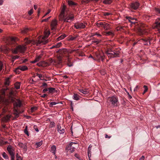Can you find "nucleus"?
<instances>
[{"label":"nucleus","mask_w":160,"mask_h":160,"mask_svg":"<svg viewBox=\"0 0 160 160\" xmlns=\"http://www.w3.org/2000/svg\"><path fill=\"white\" fill-rule=\"evenodd\" d=\"M13 92L12 89H2L0 92V101L4 102L6 104L11 102L13 103L14 108L20 107L22 105L21 101L13 98Z\"/></svg>","instance_id":"nucleus-1"},{"label":"nucleus","mask_w":160,"mask_h":160,"mask_svg":"<svg viewBox=\"0 0 160 160\" xmlns=\"http://www.w3.org/2000/svg\"><path fill=\"white\" fill-rule=\"evenodd\" d=\"M50 34L49 31H46L44 32V36L41 40H39L35 41L34 40H30L27 38L25 39V42L27 44H36L37 46H40L41 44H44L48 42V40H45L48 37Z\"/></svg>","instance_id":"nucleus-2"},{"label":"nucleus","mask_w":160,"mask_h":160,"mask_svg":"<svg viewBox=\"0 0 160 160\" xmlns=\"http://www.w3.org/2000/svg\"><path fill=\"white\" fill-rule=\"evenodd\" d=\"M106 52L109 58L119 57L120 53V49L119 48L116 49L108 48L106 50Z\"/></svg>","instance_id":"nucleus-3"},{"label":"nucleus","mask_w":160,"mask_h":160,"mask_svg":"<svg viewBox=\"0 0 160 160\" xmlns=\"http://www.w3.org/2000/svg\"><path fill=\"white\" fill-rule=\"evenodd\" d=\"M27 48L24 45H19L15 48H11L12 52L14 54H17L18 53H24L26 50Z\"/></svg>","instance_id":"nucleus-4"},{"label":"nucleus","mask_w":160,"mask_h":160,"mask_svg":"<svg viewBox=\"0 0 160 160\" xmlns=\"http://www.w3.org/2000/svg\"><path fill=\"white\" fill-rule=\"evenodd\" d=\"M61 20L65 22H70L74 19V15L72 14H66L60 18Z\"/></svg>","instance_id":"nucleus-5"},{"label":"nucleus","mask_w":160,"mask_h":160,"mask_svg":"<svg viewBox=\"0 0 160 160\" xmlns=\"http://www.w3.org/2000/svg\"><path fill=\"white\" fill-rule=\"evenodd\" d=\"M107 102L108 103L111 104L113 107H117L118 103V98L114 96L109 97Z\"/></svg>","instance_id":"nucleus-6"},{"label":"nucleus","mask_w":160,"mask_h":160,"mask_svg":"<svg viewBox=\"0 0 160 160\" xmlns=\"http://www.w3.org/2000/svg\"><path fill=\"white\" fill-rule=\"evenodd\" d=\"M58 25V21L54 19L52 20L50 24L51 29L52 30L55 31Z\"/></svg>","instance_id":"nucleus-7"},{"label":"nucleus","mask_w":160,"mask_h":160,"mask_svg":"<svg viewBox=\"0 0 160 160\" xmlns=\"http://www.w3.org/2000/svg\"><path fill=\"white\" fill-rule=\"evenodd\" d=\"M77 143L75 142H71L69 145L66 148V149L69 151L71 153L73 152L74 151L75 147L73 146V144H77Z\"/></svg>","instance_id":"nucleus-8"},{"label":"nucleus","mask_w":160,"mask_h":160,"mask_svg":"<svg viewBox=\"0 0 160 160\" xmlns=\"http://www.w3.org/2000/svg\"><path fill=\"white\" fill-rule=\"evenodd\" d=\"M139 6V3L138 2H135L132 3L130 5V7L134 10L137 9Z\"/></svg>","instance_id":"nucleus-9"},{"label":"nucleus","mask_w":160,"mask_h":160,"mask_svg":"<svg viewBox=\"0 0 160 160\" xmlns=\"http://www.w3.org/2000/svg\"><path fill=\"white\" fill-rule=\"evenodd\" d=\"M142 42L144 45H149L150 44V42L149 39H143L139 40L137 43H140Z\"/></svg>","instance_id":"nucleus-10"},{"label":"nucleus","mask_w":160,"mask_h":160,"mask_svg":"<svg viewBox=\"0 0 160 160\" xmlns=\"http://www.w3.org/2000/svg\"><path fill=\"white\" fill-rule=\"evenodd\" d=\"M74 26L77 29L80 28H84L85 27V25L82 23H76L74 25Z\"/></svg>","instance_id":"nucleus-11"},{"label":"nucleus","mask_w":160,"mask_h":160,"mask_svg":"<svg viewBox=\"0 0 160 160\" xmlns=\"http://www.w3.org/2000/svg\"><path fill=\"white\" fill-rule=\"evenodd\" d=\"M7 150L10 156L14 155V150L12 146H8L7 148Z\"/></svg>","instance_id":"nucleus-12"},{"label":"nucleus","mask_w":160,"mask_h":160,"mask_svg":"<svg viewBox=\"0 0 160 160\" xmlns=\"http://www.w3.org/2000/svg\"><path fill=\"white\" fill-rule=\"evenodd\" d=\"M16 38V37H11L9 39V44H11L12 47H14L16 45L15 41Z\"/></svg>","instance_id":"nucleus-13"},{"label":"nucleus","mask_w":160,"mask_h":160,"mask_svg":"<svg viewBox=\"0 0 160 160\" xmlns=\"http://www.w3.org/2000/svg\"><path fill=\"white\" fill-rule=\"evenodd\" d=\"M153 28L156 29L160 33V22H156L153 25Z\"/></svg>","instance_id":"nucleus-14"},{"label":"nucleus","mask_w":160,"mask_h":160,"mask_svg":"<svg viewBox=\"0 0 160 160\" xmlns=\"http://www.w3.org/2000/svg\"><path fill=\"white\" fill-rule=\"evenodd\" d=\"M126 18L132 24H135L136 23V19L134 18L130 17H127Z\"/></svg>","instance_id":"nucleus-15"},{"label":"nucleus","mask_w":160,"mask_h":160,"mask_svg":"<svg viewBox=\"0 0 160 160\" xmlns=\"http://www.w3.org/2000/svg\"><path fill=\"white\" fill-rule=\"evenodd\" d=\"M146 29V28H143L142 26L141 28L138 30V34L140 35H143L145 34L146 32L145 31Z\"/></svg>","instance_id":"nucleus-16"},{"label":"nucleus","mask_w":160,"mask_h":160,"mask_svg":"<svg viewBox=\"0 0 160 160\" xmlns=\"http://www.w3.org/2000/svg\"><path fill=\"white\" fill-rule=\"evenodd\" d=\"M66 6L63 5L60 14V18L66 14L65 12Z\"/></svg>","instance_id":"nucleus-17"},{"label":"nucleus","mask_w":160,"mask_h":160,"mask_svg":"<svg viewBox=\"0 0 160 160\" xmlns=\"http://www.w3.org/2000/svg\"><path fill=\"white\" fill-rule=\"evenodd\" d=\"M103 34L106 36H113L114 35V33L112 30H110L108 32H103Z\"/></svg>","instance_id":"nucleus-18"},{"label":"nucleus","mask_w":160,"mask_h":160,"mask_svg":"<svg viewBox=\"0 0 160 160\" xmlns=\"http://www.w3.org/2000/svg\"><path fill=\"white\" fill-rule=\"evenodd\" d=\"M42 54H40L39 56H37L35 59L34 60L32 61L31 62L32 63H34L38 62L42 58Z\"/></svg>","instance_id":"nucleus-19"},{"label":"nucleus","mask_w":160,"mask_h":160,"mask_svg":"<svg viewBox=\"0 0 160 160\" xmlns=\"http://www.w3.org/2000/svg\"><path fill=\"white\" fill-rule=\"evenodd\" d=\"M58 52L61 55L65 54L67 52V50L66 49L63 48L59 49Z\"/></svg>","instance_id":"nucleus-20"},{"label":"nucleus","mask_w":160,"mask_h":160,"mask_svg":"<svg viewBox=\"0 0 160 160\" xmlns=\"http://www.w3.org/2000/svg\"><path fill=\"white\" fill-rule=\"evenodd\" d=\"M79 91L81 92L84 94H87L89 92V91L88 89H79Z\"/></svg>","instance_id":"nucleus-21"},{"label":"nucleus","mask_w":160,"mask_h":160,"mask_svg":"<svg viewBox=\"0 0 160 160\" xmlns=\"http://www.w3.org/2000/svg\"><path fill=\"white\" fill-rule=\"evenodd\" d=\"M103 28L105 30H109L111 29L110 25L109 24L105 22Z\"/></svg>","instance_id":"nucleus-22"},{"label":"nucleus","mask_w":160,"mask_h":160,"mask_svg":"<svg viewBox=\"0 0 160 160\" xmlns=\"http://www.w3.org/2000/svg\"><path fill=\"white\" fill-rule=\"evenodd\" d=\"M11 118V116L10 115H7L5 116L4 117L2 118V120L5 122H7L8 121L10 118Z\"/></svg>","instance_id":"nucleus-23"},{"label":"nucleus","mask_w":160,"mask_h":160,"mask_svg":"<svg viewBox=\"0 0 160 160\" xmlns=\"http://www.w3.org/2000/svg\"><path fill=\"white\" fill-rule=\"evenodd\" d=\"M92 145L90 144L88 147V157H91V149Z\"/></svg>","instance_id":"nucleus-24"},{"label":"nucleus","mask_w":160,"mask_h":160,"mask_svg":"<svg viewBox=\"0 0 160 160\" xmlns=\"http://www.w3.org/2000/svg\"><path fill=\"white\" fill-rule=\"evenodd\" d=\"M56 150V147L55 145H52L51 147L50 152L54 155H55Z\"/></svg>","instance_id":"nucleus-25"},{"label":"nucleus","mask_w":160,"mask_h":160,"mask_svg":"<svg viewBox=\"0 0 160 160\" xmlns=\"http://www.w3.org/2000/svg\"><path fill=\"white\" fill-rule=\"evenodd\" d=\"M58 131L61 134H63L65 132V130L64 128L61 129V127L60 125H58Z\"/></svg>","instance_id":"nucleus-26"},{"label":"nucleus","mask_w":160,"mask_h":160,"mask_svg":"<svg viewBox=\"0 0 160 160\" xmlns=\"http://www.w3.org/2000/svg\"><path fill=\"white\" fill-rule=\"evenodd\" d=\"M18 68L22 71H25L28 69V68L26 66H21L18 67Z\"/></svg>","instance_id":"nucleus-27"},{"label":"nucleus","mask_w":160,"mask_h":160,"mask_svg":"<svg viewBox=\"0 0 160 160\" xmlns=\"http://www.w3.org/2000/svg\"><path fill=\"white\" fill-rule=\"evenodd\" d=\"M18 145L20 147L22 148L24 150H26L27 149V147L26 145L22 142H19Z\"/></svg>","instance_id":"nucleus-28"},{"label":"nucleus","mask_w":160,"mask_h":160,"mask_svg":"<svg viewBox=\"0 0 160 160\" xmlns=\"http://www.w3.org/2000/svg\"><path fill=\"white\" fill-rule=\"evenodd\" d=\"M96 58L99 61L101 60L102 61H103L104 59V57L103 56H102V55L98 54L96 55Z\"/></svg>","instance_id":"nucleus-29"},{"label":"nucleus","mask_w":160,"mask_h":160,"mask_svg":"<svg viewBox=\"0 0 160 160\" xmlns=\"http://www.w3.org/2000/svg\"><path fill=\"white\" fill-rule=\"evenodd\" d=\"M19 112L17 108H14L13 114L15 116V118H17L19 116Z\"/></svg>","instance_id":"nucleus-30"},{"label":"nucleus","mask_w":160,"mask_h":160,"mask_svg":"<svg viewBox=\"0 0 160 160\" xmlns=\"http://www.w3.org/2000/svg\"><path fill=\"white\" fill-rule=\"evenodd\" d=\"M68 4L70 6H72L77 5V3L73 2L72 1L68 0L67 1Z\"/></svg>","instance_id":"nucleus-31"},{"label":"nucleus","mask_w":160,"mask_h":160,"mask_svg":"<svg viewBox=\"0 0 160 160\" xmlns=\"http://www.w3.org/2000/svg\"><path fill=\"white\" fill-rule=\"evenodd\" d=\"M105 22H98L97 23V25L98 27H101L103 28Z\"/></svg>","instance_id":"nucleus-32"},{"label":"nucleus","mask_w":160,"mask_h":160,"mask_svg":"<svg viewBox=\"0 0 160 160\" xmlns=\"http://www.w3.org/2000/svg\"><path fill=\"white\" fill-rule=\"evenodd\" d=\"M10 50V49L9 48L5 47L4 48L2 49V51L5 53L8 54L9 51Z\"/></svg>","instance_id":"nucleus-33"},{"label":"nucleus","mask_w":160,"mask_h":160,"mask_svg":"<svg viewBox=\"0 0 160 160\" xmlns=\"http://www.w3.org/2000/svg\"><path fill=\"white\" fill-rule=\"evenodd\" d=\"M14 86L16 89H19L20 86V83L19 82H16L14 84Z\"/></svg>","instance_id":"nucleus-34"},{"label":"nucleus","mask_w":160,"mask_h":160,"mask_svg":"<svg viewBox=\"0 0 160 160\" xmlns=\"http://www.w3.org/2000/svg\"><path fill=\"white\" fill-rule=\"evenodd\" d=\"M30 31V29L27 28H25L23 30L21 31V32L23 34L27 33L29 31Z\"/></svg>","instance_id":"nucleus-35"},{"label":"nucleus","mask_w":160,"mask_h":160,"mask_svg":"<svg viewBox=\"0 0 160 160\" xmlns=\"http://www.w3.org/2000/svg\"><path fill=\"white\" fill-rule=\"evenodd\" d=\"M73 98L76 100H78L79 99V96L76 94H74L73 96Z\"/></svg>","instance_id":"nucleus-36"},{"label":"nucleus","mask_w":160,"mask_h":160,"mask_svg":"<svg viewBox=\"0 0 160 160\" xmlns=\"http://www.w3.org/2000/svg\"><path fill=\"white\" fill-rule=\"evenodd\" d=\"M48 91L50 93H53L55 92V89L53 88H48Z\"/></svg>","instance_id":"nucleus-37"},{"label":"nucleus","mask_w":160,"mask_h":160,"mask_svg":"<svg viewBox=\"0 0 160 160\" xmlns=\"http://www.w3.org/2000/svg\"><path fill=\"white\" fill-rule=\"evenodd\" d=\"M48 61L50 64H54L57 63V62L56 60L51 58L49 59Z\"/></svg>","instance_id":"nucleus-38"},{"label":"nucleus","mask_w":160,"mask_h":160,"mask_svg":"<svg viewBox=\"0 0 160 160\" xmlns=\"http://www.w3.org/2000/svg\"><path fill=\"white\" fill-rule=\"evenodd\" d=\"M66 37V35L65 34H64L63 35H61L59 37H58L57 39L58 41H59L60 40H61L65 38Z\"/></svg>","instance_id":"nucleus-39"},{"label":"nucleus","mask_w":160,"mask_h":160,"mask_svg":"<svg viewBox=\"0 0 160 160\" xmlns=\"http://www.w3.org/2000/svg\"><path fill=\"white\" fill-rule=\"evenodd\" d=\"M42 144V141L37 142L35 144V145L36 146V148H39Z\"/></svg>","instance_id":"nucleus-40"},{"label":"nucleus","mask_w":160,"mask_h":160,"mask_svg":"<svg viewBox=\"0 0 160 160\" xmlns=\"http://www.w3.org/2000/svg\"><path fill=\"white\" fill-rule=\"evenodd\" d=\"M112 1L111 0H104L103 1V3L106 4H109L111 3Z\"/></svg>","instance_id":"nucleus-41"},{"label":"nucleus","mask_w":160,"mask_h":160,"mask_svg":"<svg viewBox=\"0 0 160 160\" xmlns=\"http://www.w3.org/2000/svg\"><path fill=\"white\" fill-rule=\"evenodd\" d=\"M8 143V142L7 141H5L3 140H0V145L1 146L7 144Z\"/></svg>","instance_id":"nucleus-42"},{"label":"nucleus","mask_w":160,"mask_h":160,"mask_svg":"<svg viewBox=\"0 0 160 160\" xmlns=\"http://www.w3.org/2000/svg\"><path fill=\"white\" fill-rule=\"evenodd\" d=\"M19 56H14L12 57V62H13L14 60L17 59L18 58Z\"/></svg>","instance_id":"nucleus-43"},{"label":"nucleus","mask_w":160,"mask_h":160,"mask_svg":"<svg viewBox=\"0 0 160 160\" xmlns=\"http://www.w3.org/2000/svg\"><path fill=\"white\" fill-rule=\"evenodd\" d=\"M2 156L3 157V158L5 159H8V155L6 154V153L4 152H3L2 153Z\"/></svg>","instance_id":"nucleus-44"},{"label":"nucleus","mask_w":160,"mask_h":160,"mask_svg":"<svg viewBox=\"0 0 160 160\" xmlns=\"http://www.w3.org/2000/svg\"><path fill=\"white\" fill-rule=\"evenodd\" d=\"M58 62H57V63L58 64L60 63L61 62V61L62 60V57L60 56H58Z\"/></svg>","instance_id":"nucleus-45"},{"label":"nucleus","mask_w":160,"mask_h":160,"mask_svg":"<svg viewBox=\"0 0 160 160\" xmlns=\"http://www.w3.org/2000/svg\"><path fill=\"white\" fill-rule=\"evenodd\" d=\"M24 132L28 136H29V133L28 130V126H26L25 127V129L24 130Z\"/></svg>","instance_id":"nucleus-46"},{"label":"nucleus","mask_w":160,"mask_h":160,"mask_svg":"<svg viewBox=\"0 0 160 160\" xmlns=\"http://www.w3.org/2000/svg\"><path fill=\"white\" fill-rule=\"evenodd\" d=\"M48 103H49V104H50V107H52V106L53 105H55L57 104L58 103L55 102H51Z\"/></svg>","instance_id":"nucleus-47"},{"label":"nucleus","mask_w":160,"mask_h":160,"mask_svg":"<svg viewBox=\"0 0 160 160\" xmlns=\"http://www.w3.org/2000/svg\"><path fill=\"white\" fill-rule=\"evenodd\" d=\"M55 126V123L53 122H51L49 125L50 128H52Z\"/></svg>","instance_id":"nucleus-48"},{"label":"nucleus","mask_w":160,"mask_h":160,"mask_svg":"<svg viewBox=\"0 0 160 160\" xmlns=\"http://www.w3.org/2000/svg\"><path fill=\"white\" fill-rule=\"evenodd\" d=\"M38 109L37 107H34L31 108V111L32 112H34L36 111Z\"/></svg>","instance_id":"nucleus-49"},{"label":"nucleus","mask_w":160,"mask_h":160,"mask_svg":"<svg viewBox=\"0 0 160 160\" xmlns=\"http://www.w3.org/2000/svg\"><path fill=\"white\" fill-rule=\"evenodd\" d=\"M19 70V68H18V67H17L14 70V71L16 72V74H19L20 72Z\"/></svg>","instance_id":"nucleus-50"},{"label":"nucleus","mask_w":160,"mask_h":160,"mask_svg":"<svg viewBox=\"0 0 160 160\" xmlns=\"http://www.w3.org/2000/svg\"><path fill=\"white\" fill-rule=\"evenodd\" d=\"M111 14H112L111 13L109 12H103V15H104V16H108Z\"/></svg>","instance_id":"nucleus-51"},{"label":"nucleus","mask_w":160,"mask_h":160,"mask_svg":"<svg viewBox=\"0 0 160 160\" xmlns=\"http://www.w3.org/2000/svg\"><path fill=\"white\" fill-rule=\"evenodd\" d=\"M10 81L9 80V78H8L6 79L5 82V84L6 85H8L9 84Z\"/></svg>","instance_id":"nucleus-52"},{"label":"nucleus","mask_w":160,"mask_h":160,"mask_svg":"<svg viewBox=\"0 0 160 160\" xmlns=\"http://www.w3.org/2000/svg\"><path fill=\"white\" fill-rule=\"evenodd\" d=\"M61 45V43L60 42H58L55 45V48H58L60 47Z\"/></svg>","instance_id":"nucleus-53"},{"label":"nucleus","mask_w":160,"mask_h":160,"mask_svg":"<svg viewBox=\"0 0 160 160\" xmlns=\"http://www.w3.org/2000/svg\"><path fill=\"white\" fill-rule=\"evenodd\" d=\"M94 35H97L98 37H101L102 35L100 34L98 32H95L92 35V36H94Z\"/></svg>","instance_id":"nucleus-54"},{"label":"nucleus","mask_w":160,"mask_h":160,"mask_svg":"<svg viewBox=\"0 0 160 160\" xmlns=\"http://www.w3.org/2000/svg\"><path fill=\"white\" fill-rule=\"evenodd\" d=\"M33 10L32 9L30 11H28V13L30 16L33 13Z\"/></svg>","instance_id":"nucleus-55"},{"label":"nucleus","mask_w":160,"mask_h":160,"mask_svg":"<svg viewBox=\"0 0 160 160\" xmlns=\"http://www.w3.org/2000/svg\"><path fill=\"white\" fill-rule=\"evenodd\" d=\"M100 73H101V74L102 75H104L106 73L105 71L104 70H101L100 71Z\"/></svg>","instance_id":"nucleus-56"},{"label":"nucleus","mask_w":160,"mask_h":160,"mask_svg":"<svg viewBox=\"0 0 160 160\" xmlns=\"http://www.w3.org/2000/svg\"><path fill=\"white\" fill-rule=\"evenodd\" d=\"M51 18V16H50L47 19H43L42 20V22H47Z\"/></svg>","instance_id":"nucleus-57"},{"label":"nucleus","mask_w":160,"mask_h":160,"mask_svg":"<svg viewBox=\"0 0 160 160\" xmlns=\"http://www.w3.org/2000/svg\"><path fill=\"white\" fill-rule=\"evenodd\" d=\"M91 0H82V2H84L85 3H88Z\"/></svg>","instance_id":"nucleus-58"},{"label":"nucleus","mask_w":160,"mask_h":160,"mask_svg":"<svg viewBox=\"0 0 160 160\" xmlns=\"http://www.w3.org/2000/svg\"><path fill=\"white\" fill-rule=\"evenodd\" d=\"M3 65L2 62L0 61V71H1L2 69Z\"/></svg>","instance_id":"nucleus-59"},{"label":"nucleus","mask_w":160,"mask_h":160,"mask_svg":"<svg viewBox=\"0 0 160 160\" xmlns=\"http://www.w3.org/2000/svg\"><path fill=\"white\" fill-rule=\"evenodd\" d=\"M155 10L158 13H160V9L159 8H156Z\"/></svg>","instance_id":"nucleus-60"},{"label":"nucleus","mask_w":160,"mask_h":160,"mask_svg":"<svg viewBox=\"0 0 160 160\" xmlns=\"http://www.w3.org/2000/svg\"><path fill=\"white\" fill-rule=\"evenodd\" d=\"M51 10L50 9H48V12H47L43 17V18L45 16L47 15L48 14L51 12Z\"/></svg>","instance_id":"nucleus-61"},{"label":"nucleus","mask_w":160,"mask_h":160,"mask_svg":"<svg viewBox=\"0 0 160 160\" xmlns=\"http://www.w3.org/2000/svg\"><path fill=\"white\" fill-rule=\"evenodd\" d=\"M143 88H144V92H146L148 91V88L147 86L144 85L143 86Z\"/></svg>","instance_id":"nucleus-62"},{"label":"nucleus","mask_w":160,"mask_h":160,"mask_svg":"<svg viewBox=\"0 0 160 160\" xmlns=\"http://www.w3.org/2000/svg\"><path fill=\"white\" fill-rule=\"evenodd\" d=\"M101 40H95L93 41L94 42L96 43L97 44L99 43L100 42Z\"/></svg>","instance_id":"nucleus-63"},{"label":"nucleus","mask_w":160,"mask_h":160,"mask_svg":"<svg viewBox=\"0 0 160 160\" xmlns=\"http://www.w3.org/2000/svg\"><path fill=\"white\" fill-rule=\"evenodd\" d=\"M48 88H46L42 90V92L43 93L46 92L47 91H48Z\"/></svg>","instance_id":"nucleus-64"}]
</instances>
